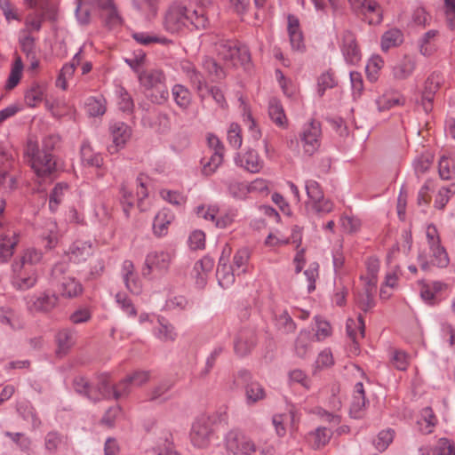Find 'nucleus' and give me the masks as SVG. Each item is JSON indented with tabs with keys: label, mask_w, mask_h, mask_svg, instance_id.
Returning <instances> with one entry per match:
<instances>
[{
	"label": "nucleus",
	"mask_w": 455,
	"mask_h": 455,
	"mask_svg": "<svg viewBox=\"0 0 455 455\" xmlns=\"http://www.w3.org/2000/svg\"><path fill=\"white\" fill-rule=\"evenodd\" d=\"M208 24L204 8L191 9L179 1L167 7L163 18V27L171 34H179L185 29H204Z\"/></svg>",
	"instance_id": "f257e3e1"
},
{
	"label": "nucleus",
	"mask_w": 455,
	"mask_h": 455,
	"mask_svg": "<svg viewBox=\"0 0 455 455\" xmlns=\"http://www.w3.org/2000/svg\"><path fill=\"white\" fill-rule=\"evenodd\" d=\"M140 84L144 88L146 97L154 104L163 105L169 99L166 76L163 70L154 68L139 73Z\"/></svg>",
	"instance_id": "f03ea898"
},
{
	"label": "nucleus",
	"mask_w": 455,
	"mask_h": 455,
	"mask_svg": "<svg viewBox=\"0 0 455 455\" xmlns=\"http://www.w3.org/2000/svg\"><path fill=\"white\" fill-rule=\"evenodd\" d=\"M24 156L38 178H47L56 172V161L52 153L40 151L36 141L29 139Z\"/></svg>",
	"instance_id": "7ed1b4c3"
},
{
	"label": "nucleus",
	"mask_w": 455,
	"mask_h": 455,
	"mask_svg": "<svg viewBox=\"0 0 455 455\" xmlns=\"http://www.w3.org/2000/svg\"><path fill=\"white\" fill-rule=\"evenodd\" d=\"M68 264L58 262L52 269L51 280L52 284L58 287L62 297L72 299L81 295L84 288L81 283L74 276L68 275Z\"/></svg>",
	"instance_id": "20e7f679"
},
{
	"label": "nucleus",
	"mask_w": 455,
	"mask_h": 455,
	"mask_svg": "<svg viewBox=\"0 0 455 455\" xmlns=\"http://www.w3.org/2000/svg\"><path fill=\"white\" fill-rule=\"evenodd\" d=\"M219 57L228 66L236 67L245 65L251 60V54L245 45L240 44L235 40L220 39L216 44Z\"/></svg>",
	"instance_id": "39448f33"
},
{
	"label": "nucleus",
	"mask_w": 455,
	"mask_h": 455,
	"mask_svg": "<svg viewBox=\"0 0 455 455\" xmlns=\"http://www.w3.org/2000/svg\"><path fill=\"white\" fill-rule=\"evenodd\" d=\"M26 308L31 315H48L59 305V295L50 291L35 292L26 297Z\"/></svg>",
	"instance_id": "423d86ee"
},
{
	"label": "nucleus",
	"mask_w": 455,
	"mask_h": 455,
	"mask_svg": "<svg viewBox=\"0 0 455 455\" xmlns=\"http://www.w3.org/2000/svg\"><path fill=\"white\" fill-rule=\"evenodd\" d=\"M233 384L236 387H243L248 405L255 404L266 397V391L262 385L254 380L247 370L239 371L235 376Z\"/></svg>",
	"instance_id": "0eeeda50"
},
{
	"label": "nucleus",
	"mask_w": 455,
	"mask_h": 455,
	"mask_svg": "<svg viewBox=\"0 0 455 455\" xmlns=\"http://www.w3.org/2000/svg\"><path fill=\"white\" fill-rule=\"evenodd\" d=\"M214 417L201 415L192 424L190 440L192 444L197 448H206L211 443L213 435Z\"/></svg>",
	"instance_id": "6e6552de"
},
{
	"label": "nucleus",
	"mask_w": 455,
	"mask_h": 455,
	"mask_svg": "<svg viewBox=\"0 0 455 455\" xmlns=\"http://www.w3.org/2000/svg\"><path fill=\"white\" fill-rule=\"evenodd\" d=\"M353 12L369 25H379L383 20V10L376 0H348Z\"/></svg>",
	"instance_id": "1a4fd4ad"
},
{
	"label": "nucleus",
	"mask_w": 455,
	"mask_h": 455,
	"mask_svg": "<svg viewBox=\"0 0 455 455\" xmlns=\"http://www.w3.org/2000/svg\"><path fill=\"white\" fill-rule=\"evenodd\" d=\"M225 446L234 455H252L256 451L255 443L238 430H230L226 435Z\"/></svg>",
	"instance_id": "9d476101"
},
{
	"label": "nucleus",
	"mask_w": 455,
	"mask_h": 455,
	"mask_svg": "<svg viewBox=\"0 0 455 455\" xmlns=\"http://www.w3.org/2000/svg\"><path fill=\"white\" fill-rule=\"evenodd\" d=\"M12 284L18 291H27L36 286L38 281L37 269H32L12 263Z\"/></svg>",
	"instance_id": "9b49d317"
},
{
	"label": "nucleus",
	"mask_w": 455,
	"mask_h": 455,
	"mask_svg": "<svg viewBox=\"0 0 455 455\" xmlns=\"http://www.w3.org/2000/svg\"><path fill=\"white\" fill-rule=\"evenodd\" d=\"M321 125L319 122L315 120L309 122L303 126L299 134L304 152L312 156L320 146Z\"/></svg>",
	"instance_id": "f8f14e48"
},
{
	"label": "nucleus",
	"mask_w": 455,
	"mask_h": 455,
	"mask_svg": "<svg viewBox=\"0 0 455 455\" xmlns=\"http://www.w3.org/2000/svg\"><path fill=\"white\" fill-rule=\"evenodd\" d=\"M443 75L440 72L435 71L425 81L421 95V105L426 113L432 110L435 95L443 83Z\"/></svg>",
	"instance_id": "ddd939ff"
},
{
	"label": "nucleus",
	"mask_w": 455,
	"mask_h": 455,
	"mask_svg": "<svg viewBox=\"0 0 455 455\" xmlns=\"http://www.w3.org/2000/svg\"><path fill=\"white\" fill-rule=\"evenodd\" d=\"M171 256L164 251H153L147 255L141 273L144 277L149 276L153 271L165 272L170 265Z\"/></svg>",
	"instance_id": "4468645a"
},
{
	"label": "nucleus",
	"mask_w": 455,
	"mask_h": 455,
	"mask_svg": "<svg viewBox=\"0 0 455 455\" xmlns=\"http://www.w3.org/2000/svg\"><path fill=\"white\" fill-rule=\"evenodd\" d=\"M341 52L347 63L355 65L361 60V52L354 33L346 30L342 34Z\"/></svg>",
	"instance_id": "2eb2a0df"
},
{
	"label": "nucleus",
	"mask_w": 455,
	"mask_h": 455,
	"mask_svg": "<svg viewBox=\"0 0 455 455\" xmlns=\"http://www.w3.org/2000/svg\"><path fill=\"white\" fill-rule=\"evenodd\" d=\"M256 344L257 335L254 329L243 328L238 332L235 339V352L239 356H244L251 352Z\"/></svg>",
	"instance_id": "dca6fc26"
},
{
	"label": "nucleus",
	"mask_w": 455,
	"mask_h": 455,
	"mask_svg": "<svg viewBox=\"0 0 455 455\" xmlns=\"http://www.w3.org/2000/svg\"><path fill=\"white\" fill-rule=\"evenodd\" d=\"M54 340L57 345L56 355L59 357L67 355L76 341V331L71 328H62L57 331Z\"/></svg>",
	"instance_id": "f3484780"
},
{
	"label": "nucleus",
	"mask_w": 455,
	"mask_h": 455,
	"mask_svg": "<svg viewBox=\"0 0 455 455\" xmlns=\"http://www.w3.org/2000/svg\"><path fill=\"white\" fill-rule=\"evenodd\" d=\"M376 279H369L363 289L355 295V303L363 312H368L375 306L374 294L376 293Z\"/></svg>",
	"instance_id": "a211bd4d"
},
{
	"label": "nucleus",
	"mask_w": 455,
	"mask_h": 455,
	"mask_svg": "<svg viewBox=\"0 0 455 455\" xmlns=\"http://www.w3.org/2000/svg\"><path fill=\"white\" fill-rule=\"evenodd\" d=\"M18 243L19 235L14 230L0 232V262L5 263L12 257Z\"/></svg>",
	"instance_id": "6ab92c4d"
},
{
	"label": "nucleus",
	"mask_w": 455,
	"mask_h": 455,
	"mask_svg": "<svg viewBox=\"0 0 455 455\" xmlns=\"http://www.w3.org/2000/svg\"><path fill=\"white\" fill-rule=\"evenodd\" d=\"M417 66V60L414 56L405 54L392 68V76L395 80H405L410 77Z\"/></svg>",
	"instance_id": "aec40b11"
},
{
	"label": "nucleus",
	"mask_w": 455,
	"mask_h": 455,
	"mask_svg": "<svg viewBox=\"0 0 455 455\" xmlns=\"http://www.w3.org/2000/svg\"><path fill=\"white\" fill-rule=\"evenodd\" d=\"M109 131L113 137L115 151H117L119 148H123L132 135L131 127L127 124L121 121L111 123Z\"/></svg>",
	"instance_id": "412c9836"
},
{
	"label": "nucleus",
	"mask_w": 455,
	"mask_h": 455,
	"mask_svg": "<svg viewBox=\"0 0 455 455\" xmlns=\"http://www.w3.org/2000/svg\"><path fill=\"white\" fill-rule=\"evenodd\" d=\"M235 162L236 165L243 167L251 173L259 172L263 167V161L259 159L257 151L253 149L248 150L243 156L238 155L235 158Z\"/></svg>",
	"instance_id": "4be33fe9"
},
{
	"label": "nucleus",
	"mask_w": 455,
	"mask_h": 455,
	"mask_svg": "<svg viewBox=\"0 0 455 455\" xmlns=\"http://www.w3.org/2000/svg\"><path fill=\"white\" fill-rule=\"evenodd\" d=\"M214 261L209 256H204L195 263L193 272L197 286L200 288L205 286L208 275L212 273Z\"/></svg>",
	"instance_id": "5701e85b"
},
{
	"label": "nucleus",
	"mask_w": 455,
	"mask_h": 455,
	"mask_svg": "<svg viewBox=\"0 0 455 455\" xmlns=\"http://www.w3.org/2000/svg\"><path fill=\"white\" fill-rule=\"evenodd\" d=\"M68 445V436L52 430L48 432L44 439V450L49 455L56 454Z\"/></svg>",
	"instance_id": "b1692460"
},
{
	"label": "nucleus",
	"mask_w": 455,
	"mask_h": 455,
	"mask_svg": "<svg viewBox=\"0 0 455 455\" xmlns=\"http://www.w3.org/2000/svg\"><path fill=\"white\" fill-rule=\"evenodd\" d=\"M113 387L114 386L111 384L109 375H99L97 377V382L95 386H93V393L94 395L97 397V402L103 399L108 400L113 398Z\"/></svg>",
	"instance_id": "393cba45"
},
{
	"label": "nucleus",
	"mask_w": 455,
	"mask_h": 455,
	"mask_svg": "<svg viewBox=\"0 0 455 455\" xmlns=\"http://www.w3.org/2000/svg\"><path fill=\"white\" fill-rule=\"evenodd\" d=\"M173 383L170 380L160 382L154 387L148 394V400L157 403H164L172 398L170 390L172 388Z\"/></svg>",
	"instance_id": "a878e982"
},
{
	"label": "nucleus",
	"mask_w": 455,
	"mask_h": 455,
	"mask_svg": "<svg viewBox=\"0 0 455 455\" xmlns=\"http://www.w3.org/2000/svg\"><path fill=\"white\" fill-rule=\"evenodd\" d=\"M403 33L400 29L396 28H390L385 31L381 36V50L387 52L391 48L398 47L403 44Z\"/></svg>",
	"instance_id": "bb28decb"
},
{
	"label": "nucleus",
	"mask_w": 455,
	"mask_h": 455,
	"mask_svg": "<svg viewBox=\"0 0 455 455\" xmlns=\"http://www.w3.org/2000/svg\"><path fill=\"white\" fill-rule=\"evenodd\" d=\"M172 96L176 105L183 111L188 110L192 102L190 91L183 84H176L172 88Z\"/></svg>",
	"instance_id": "cd10ccee"
},
{
	"label": "nucleus",
	"mask_w": 455,
	"mask_h": 455,
	"mask_svg": "<svg viewBox=\"0 0 455 455\" xmlns=\"http://www.w3.org/2000/svg\"><path fill=\"white\" fill-rule=\"evenodd\" d=\"M43 253L40 250L35 248H28L23 251L20 257L14 260L13 263L22 267L37 269L36 266L42 261Z\"/></svg>",
	"instance_id": "c85d7f7f"
},
{
	"label": "nucleus",
	"mask_w": 455,
	"mask_h": 455,
	"mask_svg": "<svg viewBox=\"0 0 455 455\" xmlns=\"http://www.w3.org/2000/svg\"><path fill=\"white\" fill-rule=\"evenodd\" d=\"M92 253V246L89 243L84 241H76L68 248V255L69 259L74 262L84 261Z\"/></svg>",
	"instance_id": "c756f323"
},
{
	"label": "nucleus",
	"mask_w": 455,
	"mask_h": 455,
	"mask_svg": "<svg viewBox=\"0 0 455 455\" xmlns=\"http://www.w3.org/2000/svg\"><path fill=\"white\" fill-rule=\"evenodd\" d=\"M419 431L424 435L431 434L437 424V418L431 407L427 406L421 410L420 418L417 421Z\"/></svg>",
	"instance_id": "7c9ffc66"
},
{
	"label": "nucleus",
	"mask_w": 455,
	"mask_h": 455,
	"mask_svg": "<svg viewBox=\"0 0 455 455\" xmlns=\"http://www.w3.org/2000/svg\"><path fill=\"white\" fill-rule=\"evenodd\" d=\"M173 219L174 216L169 210L163 209L162 211H160L154 219V234L157 236H163L166 235L168 226L172 223Z\"/></svg>",
	"instance_id": "2f4dec72"
},
{
	"label": "nucleus",
	"mask_w": 455,
	"mask_h": 455,
	"mask_svg": "<svg viewBox=\"0 0 455 455\" xmlns=\"http://www.w3.org/2000/svg\"><path fill=\"white\" fill-rule=\"evenodd\" d=\"M314 340L312 333L307 330H301L295 340L294 351L297 356L305 358L311 351V342Z\"/></svg>",
	"instance_id": "473e14b6"
},
{
	"label": "nucleus",
	"mask_w": 455,
	"mask_h": 455,
	"mask_svg": "<svg viewBox=\"0 0 455 455\" xmlns=\"http://www.w3.org/2000/svg\"><path fill=\"white\" fill-rule=\"evenodd\" d=\"M268 116L273 123L282 128H286L288 120L280 100L273 98L268 102Z\"/></svg>",
	"instance_id": "72a5a7b5"
},
{
	"label": "nucleus",
	"mask_w": 455,
	"mask_h": 455,
	"mask_svg": "<svg viewBox=\"0 0 455 455\" xmlns=\"http://www.w3.org/2000/svg\"><path fill=\"white\" fill-rule=\"evenodd\" d=\"M438 31L432 29L426 32L419 40V50L421 55L429 57L436 52L435 38Z\"/></svg>",
	"instance_id": "f704fd0d"
},
{
	"label": "nucleus",
	"mask_w": 455,
	"mask_h": 455,
	"mask_svg": "<svg viewBox=\"0 0 455 455\" xmlns=\"http://www.w3.org/2000/svg\"><path fill=\"white\" fill-rule=\"evenodd\" d=\"M81 159L84 164L100 169L103 164V157L99 153H94L91 145L84 141L81 146Z\"/></svg>",
	"instance_id": "c9c22d12"
},
{
	"label": "nucleus",
	"mask_w": 455,
	"mask_h": 455,
	"mask_svg": "<svg viewBox=\"0 0 455 455\" xmlns=\"http://www.w3.org/2000/svg\"><path fill=\"white\" fill-rule=\"evenodd\" d=\"M235 271V270L232 266H229L227 263H222V258H220L216 275L218 278L219 284L222 288H228L234 283Z\"/></svg>",
	"instance_id": "e433bc0d"
},
{
	"label": "nucleus",
	"mask_w": 455,
	"mask_h": 455,
	"mask_svg": "<svg viewBox=\"0 0 455 455\" xmlns=\"http://www.w3.org/2000/svg\"><path fill=\"white\" fill-rule=\"evenodd\" d=\"M132 6L146 19L151 20L157 14L159 0H132Z\"/></svg>",
	"instance_id": "4c0bfd02"
},
{
	"label": "nucleus",
	"mask_w": 455,
	"mask_h": 455,
	"mask_svg": "<svg viewBox=\"0 0 455 455\" xmlns=\"http://www.w3.org/2000/svg\"><path fill=\"white\" fill-rule=\"evenodd\" d=\"M73 387L76 393L86 397L88 400L97 403V397L93 393V386L83 376H76L73 379Z\"/></svg>",
	"instance_id": "58836bf2"
},
{
	"label": "nucleus",
	"mask_w": 455,
	"mask_h": 455,
	"mask_svg": "<svg viewBox=\"0 0 455 455\" xmlns=\"http://www.w3.org/2000/svg\"><path fill=\"white\" fill-rule=\"evenodd\" d=\"M159 327L156 331V337L162 341H174L177 338V332L172 324L164 317H158Z\"/></svg>",
	"instance_id": "ea45409f"
},
{
	"label": "nucleus",
	"mask_w": 455,
	"mask_h": 455,
	"mask_svg": "<svg viewBox=\"0 0 455 455\" xmlns=\"http://www.w3.org/2000/svg\"><path fill=\"white\" fill-rule=\"evenodd\" d=\"M251 258V251L247 247L237 250L233 257V267L237 274H244Z\"/></svg>",
	"instance_id": "a19ab883"
},
{
	"label": "nucleus",
	"mask_w": 455,
	"mask_h": 455,
	"mask_svg": "<svg viewBox=\"0 0 455 455\" xmlns=\"http://www.w3.org/2000/svg\"><path fill=\"white\" fill-rule=\"evenodd\" d=\"M76 16L78 22L82 25H87L91 20V13L93 3L91 0H76Z\"/></svg>",
	"instance_id": "79ce46f5"
},
{
	"label": "nucleus",
	"mask_w": 455,
	"mask_h": 455,
	"mask_svg": "<svg viewBox=\"0 0 455 455\" xmlns=\"http://www.w3.org/2000/svg\"><path fill=\"white\" fill-rule=\"evenodd\" d=\"M424 455H455V443L447 438H440Z\"/></svg>",
	"instance_id": "37998d69"
},
{
	"label": "nucleus",
	"mask_w": 455,
	"mask_h": 455,
	"mask_svg": "<svg viewBox=\"0 0 455 455\" xmlns=\"http://www.w3.org/2000/svg\"><path fill=\"white\" fill-rule=\"evenodd\" d=\"M23 68L24 66L21 58L17 56L12 65L11 72L6 81V90H12L18 85L22 76Z\"/></svg>",
	"instance_id": "c03bdc74"
},
{
	"label": "nucleus",
	"mask_w": 455,
	"mask_h": 455,
	"mask_svg": "<svg viewBox=\"0 0 455 455\" xmlns=\"http://www.w3.org/2000/svg\"><path fill=\"white\" fill-rule=\"evenodd\" d=\"M4 436L8 437L13 443L16 444L20 451L29 453L31 451L32 440L30 437L21 432H10L5 431Z\"/></svg>",
	"instance_id": "a18cd8bd"
},
{
	"label": "nucleus",
	"mask_w": 455,
	"mask_h": 455,
	"mask_svg": "<svg viewBox=\"0 0 455 455\" xmlns=\"http://www.w3.org/2000/svg\"><path fill=\"white\" fill-rule=\"evenodd\" d=\"M223 155V153L212 152L210 158H203L201 161L203 165V174L206 176L213 174L218 167L222 164Z\"/></svg>",
	"instance_id": "49530a36"
},
{
	"label": "nucleus",
	"mask_w": 455,
	"mask_h": 455,
	"mask_svg": "<svg viewBox=\"0 0 455 455\" xmlns=\"http://www.w3.org/2000/svg\"><path fill=\"white\" fill-rule=\"evenodd\" d=\"M132 38L142 45H150L152 44H168L171 41L165 36L152 35L147 32H136L132 34Z\"/></svg>",
	"instance_id": "de8ad7c7"
},
{
	"label": "nucleus",
	"mask_w": 455,
	"mask_h": 455,
	"mask_svg": "<svg viewBox=\"0 0 455 455\" xmlns=\"http://www.w3.org/2000/svg\"><path fill=\"white\" fill-rule=\"evenodd\" d=\"M44 87L39 84H33L25 93V101L28 106L35 108L44 99Z\"/></svg>",
	"instance_id": "09e8293b"
},
{
	"label": "nucleus",
	"mask_w": 455,
	"mask_h": 455,
	"mask_svg": "<svg viewBox=\"0 0 455 455\" xmlns=\"http://www.w3.org/2000/svg\"><path fill=\"white\" fill-rule=\"evenodd\" d=\"M455 194V183H451L447 187H442L434 202L435 208L443 210L451 197Z\"/></svg>",
	"instance_id": "8fccbe9b"
},
{
	"label": "nucleus",
	"mask_w": 455,
	"mask_h": 455,
	"mask_svg": "<svg viewBox=\"0 0 455 455\" xmlns=\"http://www.w3.org/2000/svg\"><path fill=\"white\" fill-rule=\"evenodd\" d=\"M231 196L237 199L244 198L251 191V188L244 182L236 180H230L226 182Z\"/></svg>",
	"instance_id": "3c124183"
},
{
	"label": "nucleus",
	"mask_w": 455,
	"mask_h": 455,
	"mask_svg": "<svg viewBox=\"0 0 455 455\" xmlns=\"http://www.w3.org/2000/svg\"><path fill=\"white\" fill-rule=\"evenodd\" d=\"M19 414L27 421H30L33 428H37L41 425V420L37 417L34 408L28 403H21L18 405Z\"/></svg>",
	"instance_id": "603ef678"
},
{
	"label": "nucleus",
	"mask_w": 455,
	"mask_h": 455,
	"mask_svg": "<svg viewBox=\"0 0 455 455\" xmlns=\"http://www.w3.org/2000/svg\"><path fill=\"white\" fill-rule=\"evenodd\" d=\"M203 68L210 76H213L216 80H221L226 77V72L223 68L213 58L205 57L203 60Z\"/></svg>",
	"instance_id": "864d4df0"
},
{
	"label": "nucleus",
	"mask_w": 455,
	"mask_h": 455,
	"mask_svg": "<svg viewBox=\"0 0 455 455\" xmlns=\"http://www.w3.org/2000/svg\"><path fill=\"white\" fill-rule=\"evenodd\" d=\"M429 248L432 252V264L439 267H445L449 264V257L445 248L441 243Z\"/></svg>",
	"instance_id": "5fc2aeb1"
},
{
	"label": "nucleus",
	"mask_w": 455,
	"mask_h": 455,
	"mask_svg": "<svg viewBox=\"0 0 455 455\" xmlns=\"http://www.w3.org/2000/svg\"><path fill=\"white\" fill-rule=\"evenodd\" d=\"M395 432L392 429L382 430L373 440L374 447L380 452L386 451L393 442Z\"/></svg>",
	"instance_id": "6e6d98bb"
},
{
	"label": "nucleus",
	"mask_w": 455,
	"mask_h": 455,
	"mask_svg": "<svg viewBox=\"0 0 455 455\" xmlns=\"http://www.w3.org/2000/svg\"><path fill=\"white\" fill-rule=\"evenodd\" d=\"M68 189V185L65 182H60L55 185L53 188L50 198L49 206L52 211H55L58 205L62 201L64 194Z\"/></svg>",
	"instance_id": "4d7b16f0"
},
{
	"label": "nucleus",
	"mask_w": 455,
	"mask_h": 455,
	"mask_svg": "<svg viewBox=\"0 0 455 455\" xmlns=\"http://www.w3.org/2000/svg\"><path fill=\"white\" fill-rule=\"evenodd\" d=\"M438 172L442 180H447L452 179L455 173L453 161L446 156H442L438 163Z\"/></svg>",
	"instance_id": "13d9d810"
},
{
	"label": "nucleus",
	"mask_w": 455,
	"mask_h": 455,
	"mask_svg": "<svg viewBox=\"0 0 455 455\" xmlns=\"http://www.w3.org/2000/svg\"><path fill=\"white\" fill-rule=\"evenodd\" d=\"M103 99L91 97L87 100L86 109L91 116H100L105 114L106 106Z\"/></svg>",
	"instance_id": "bf43d9fd"
},
{
	"label": "nucleus",
	"mask_w": 455,
	"mask_h": 455,
	"mask_svg": "<svg viewBox=\"0 0 455 455\" xmlns=\"http://www.w3.org/2000/svg\"><path fill=\"white\" fill-rule=\"evenodd\" d=\"M304 275L307 281V291L311 293L315 290V281L319 276V264L312 262L304 271Z\"/></svg>",
	"instance_id": "052dcab7"
},
{
	"label": "nucleus",
	"mask_w": 455,
	"mask_h": 455,
	"mask_svg": "<svg viewBox=\"0 0 455 455\" xmlns=\"http://www.w3.org/2000/svg\"><path fill=\"white\" fill-rule=\"evenodd\" d=\"M116 300L125 314L129 316H136L137 310L132 299L125 293L118 292L116 295Z\"/></svg>",
	"instance_id": "680f3d73"
},
{
	"label": "nucleus",
	"mask_w": 455,
	"mask_h": 455,
	"mask_svg": "<svg viewBox=\"0 0 455 455\" xmlns=\"http://www.w3.org/2000/svg\"><path fill=\"white\" fill-rule=\"evenodd\" d=\"M337 81L333 76V73L327 71L323 73L318 78V93L320 96L324 94L327 89L335 87Z\"/></svg>",
	"instance_id": "e2e57ef3"
},
{
	"label": "nucleus",
	"mask_w": 455,
	"mask_h": 455,
	"mask_svg": "<svg viewBox=\"0 0 455 455\" xmlns=\"http://www.w3.org/2000/svg\"><path fill=\"white\" fill-rule=\"evenodd\" d=\"M288 419L291 422L294 421V414L291 412L290 415L286 414H276L272 418L273 425L275 426V432L279 436H284L286 434L285 423Z\"/></svg>",
	"instance_id": "0e129e2a"
},
{
	"label": "nucleus",
	"mask_w": 455,
	"mask_h": 455,
	"mask_svg": "<svg viewBox=\"0 0 455 455\" xmlns=\"http://www.w3.org/2000/svg\"><path fill=\"white\" fill-rule=\"evenodd\" d=\"M24 3L28 8L40 11L44 16L53 12V5L50 0H24Z\"/></svg>",
	"instance_id": "69168bd1"
},
{
	"label": "nucleus",
	"mask_w": 455,
	"mask_h": 455,
	"mask_svg": "<svg viewBox=\"0 0 455 455\" xmlns=\"http://www.w3.org/2000/svg\"><path fill=\"white\" fill-rule=\"evenodd\" d=\"M434 188V180L430 179L427 180L418 194L417 203L419 205H427L430 203L431 196L429 195V192L433 191Z\"/></svg>",
	"instance_id": "338daca9"
},
{
	"label": "nucleus",
	"mask_w": 455,
	"mask_h": 455,
	"mask_svg": "<svg viewBox=\"0 0 455 455\" xmlns=\"http://www.w3.org/2000/svg\"><path fill=\"white\" fill-rule=\"evenodd\" d=\"M433 163V156L430 155H421L417 157L413 163L414 171L417 175L427 172Z\"/></svg>",
	"instance_id": "774afa93"
}]
</instances>
